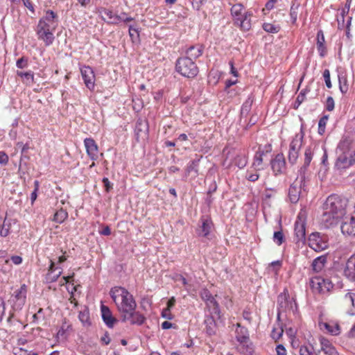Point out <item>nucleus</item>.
Listing matches in <instances>:
<instances>
[{
    "label": "nucleus",
    "mask_w": 355,
    "mask_h": 355,
    "mask_svg": "<svg viewBox=\"0 0 355 355\" xmlns=\"http://www.w3.org/2000/svg\"><path fill=\"white\" fill-rule=\"evenodd\" d=\"M203 52V46L200 44H196L189 46L186 51L187 58L191 60H196L202 55Z\"/></svg>",
    "instance_id": "nucleus-27"
},
{
    "label": "nucleus",
    "mask_w": 355,
    "mask_h": 355,
    "mask_svg": "<svg viewBox=\"0 0 355 355\" xmlns=\"http://www.w3.org/2000/svg\"><path fill=\"white\" fill-rule=\"evenodd\" d=\"M102 182L107 192L110 191L112 189V184L110 182L107 178H103Z\"/></svg>",
    "instance_id": "nucleus-61"
},
{
    "label": "nucleus",
    "mask_w": 355,
    "mask_h": 355,
    "mask_svg": "<svg viewBox=\"0 0 355 355\" xmlns=\"http://www.w3.org/2000/svg\"><path fill=\"white\" fill-rule=\"evenodd\" d=\"M8 162V156L3 151H0V164L6 165Z\"/></svg>",
    "instance_id": "nucleus-59"
},
{
    "label": "nucleus",
    "mask_w": 355,
    "mask_h": 355,
    "mask_svg": "<svg viewBox=\"0 0 355 355\" xmlns=\"http://www.w3.org/2000/svg\"><path fill=\"white\" fill-rule=\"evenodd\" d=\"M207 306L209 308L211 314H214L220 317V310L218 302L216 300L214 297L207 300L206 302Z\"/></svg>",
    "instance_id": "nucleus-34"
},
{
    "label": "nucleus",
    "mask_w": 355,
    "mask_h": 355,
    "mask_svg": "<svg viewBox=\"0 0 355 355\" xmlns=\"http://www.w3.org/2000/svg\"><path fill=\"white\" fill-rule=\"evenodd\" d=\"M200 296L205 302L214 297L207 288H202L200 292Z\"/></svg>",
    "instance_id": "nucleus-52"
},
{
    "label": "nucleus",
    "mask_w": 355,
    "mask_h": 355,
    "mask_svg": "<svg viewBox=\"0 0 355 355\" xmlns=\"http://www.w3.org/2000/svg\"><path fill=\"white\" fill-rule=\"evenodd\" d=\"M58 15L52 10H47L45 15L39 21L37 26L38 38L42 40L46 46H49L54 41L53 31L58 26Z\"/></svg>",
    "instance_id": "nucleus-2"
},
{
    "label": "nucleus",
    "mask_w": 355,
    "mask_h": 355,
    "mask_svg": "<svg viewBox=\"0 0 355 355\" xmlns=\"http://www.w3.org/2000/svg\"><path fill=\"white\" fill-rule=\"evenodd\" d=\"M294 230L296 243H304L306 239V222L305 216L302 212L297 216Z\"/></svg>",
    "instance_id": "nucleus-11"
},
{
    "label": "nucleus",
    "mask_w": 355,
    "mask_h": 355,
    "mask_svg": "<svg viewBox=\"0 0 355 355\" xmlns=\"http://www.w3.org/2000/svg\"><path fill=\"white\" fill-rule=\"evenodd\" d=\"M17 74L18 76L23 78V80L26 84L31 85L34 83V73L33 71H29L26 72L24 71H17Z\"/></svg>",
    "instance_id": "nucleus-38"
},
{
    "label": "nucleus",
    "mask_w": 355,
    "mask_h": 355,
    "mask_svg": "<svg viewBox=\"0 0 355 355\" xmlns=\"http://www.w3.org/2000/svg\"><path fill=\"white\" fill-rule=\"evenodd\" d=\"M87 155L91 159L95 161L98 159V147L96 141L92 138H86L84 140Z\"/></svg>",
    "instance_id": "nucleus-16"
},
{
    "label": "nucleus",
    "mask_w": 355,
    "mask_h": 355,
    "mask_svg": "<svg viewBox=\"0 0 355 355\" xmlns=\"http://www.w3.org/2000/svg\"><path fill=\"white\" fill-rule=\"evenodd\" d=\"M337 155L336 166L339 169L347 168L354 163L349 153H337Z\"/></svg>",
    "instance_id": "nucleus-20"
},
{
    "label": "nucleus",
    "mask_w": 355,
    "mask_h": 355,
    "mask_svg": "<svg viewBox=\"0 0 355 355\" xmlns=\"http://www.w3.org/2000/svg\"><path fill=\"white\" fill-rule=\"evenodd\" d=\"M347 335L349 338H355V323L352 325Z\"/></svg>",
    "instance_id": "nucleus-64"
},
{
    "label": "nucleus",
    "mask_w": 355,
    "mask_h": 355,
    "mask_svg": "<svg viewBox=\"0 0 355 355\" xmlns=\"http://www.w3.org/2000/svg\"><path fill=\"white\" fill-rule=\"evenodd\" d=\"M326 109L327 111H332L334 109V100L331 96H329L326 101Z\"/></svg>",
    "instance_id": "nucleus-54"
},
{
    "label": "nucleus",
    "mask_w": 355,
    "mask_h": 355,
    "mask_svg": "<svg viewBox=\"0 0 355 355\" xmlns=\"http://www.w3.org/2000/svg\"><path fill=\"white\" fill-rule=\"evenodd\" d=\"M207 324L206 325V332L208 335L212 336L216 333V323L212 317L208 318L205 320Z\"/></svg>",
    "instance_id": "nucleus-42"
},
{
    "label": "nucleus",
    "mask_w": 355,
    "mask_h": 355,
    "mask_svg": "<svg viewBox=\"0 0 355 355\" xmlns=\"http://www.w3.org/2000/svg\"><path fill=\"white\" fill-rule=\"evenodd\" d=\"M323 77L325 81L326 86L328 88H331L332 84L330 80V72L329 69H325L323 72Z\"/></svg>",
    "instance_id": "nucleus-53"
},
{
    "label": "nucleus",
    "mask_w": 355,
    "mask_h": 355,
    "mask_svg": "<svg viewBox=\"0 0 355 355\" xmlns=\"http://www.w3.org/2000/svg\"><path fill=\"white\" fill-rule=\"evenodd\" d=\"M344 275L350 281L355 280V261L352 257L346 263Z\"/></svg>",
    "instance_id": "nucleus-30"
},
{
    "label": "nucleus",
    "mask_w": 355,
    "mask_h": 355,
    "mask_svg": "<svg viewBox=\"0 0 355 355\" xmlns=\"http://www.w3.org/2000/svg\"><path fill=\"white\" fill-rule=\"evenodd\" d=\"M129 35L132 42L137 43L139 42V33L138 28L129 26Z\"/></svg>",
    "instance_id": "nucleus-44"
},
{
    "label": "nucleus",
    "mask_w": 355,
    "mask_h": 355,
    "mask_svg": "<svg viewBox=\"0 0 355 355\" xmlns=\"http://www.w3.org/2000/svg\"><path fill=\"white\" fill-rule=\"evenodd\" d=\"M340 303L346 308L352 307L347 311L349 314L354 315L355 313V293H347L341 299Z\"/></svg>",
    "instance_id": "nucleus-19"
},
{
    "label": "nucleus",
    "mask_w": 355,
    "mask_h": 355,
    "mask_svg": "<svg viewBox=\"0 0 355 355\" xmlns=\"http://www.w3.org/2000/svg\"><path fill=\"white\" fill-rule=\"evenodd\" d=\"M336 216L334 214L328 213L327 210H324L321 220L326 228H329L331 226L337 224L339 220L342 218Z\"/></svg>",
    "instance_id": "nucleus-26"
},
{
    "label": "nucleus",
    "mask_w": 355,
    "mask_h": 355,
    "mask_svg": "<svg viewBox=\"0 0 355 355\" xmlns=\"http://www.w3.org/2000/svg\"><path fill=\"white\" fill-rule=\"evenodd\" d=\"M162 316L168 320L173 319V315L171 314V310L169 309H164L162 311Z\"/></svg>",
    "instance_id": "nucleus-62"
},
{
    "label": "nucleus",
    "mask_w": 355,
    "mask_h": 355,
    "mask_svg": "<svg viewBox=\"0 0 355 355\" xmlns=\"http://www.w3.org/2000/svg\"><path fill=\"white\" fill-rule=\"evenodd\" d=\"M273 241L278 245H280L283 243L284 241V236L282 230L274 232Z\"/></svg>",
    "instance_id": "nucleus-49"
},
{
    "label": "nucleus",
    "mask_w": 355,
    "mask_h": 355,
    "mask_svg": "<svg viewBox=\"0 0 355 355\" xmlns=\"http://www.w3.org/2000/svg\"><path fill=\"white\" fill-rule=\"evenodd\" d=\"M254 169L256 171L255 172H254L252 170L247 171L245 178L247 180H248L250 182H255L259 178V175L257 173V171H259L260 168H254Z\"/></svg>",
    "instance_id": "nucleus-48"
},
{
    "label": "nucleus",
    "mask_w": 355,
    "mask_h": 355,
    "mask_svg": "<svg viewBox=\"0 0 355 355\" xmlns=\"http://www.w3.org/2000/svg\"><path fill=\"white\" fill-rule=\"evenodd\" d=\"M352 147V139L349 136H343L337 146L336 153L349 154Z\"/></svg>",
    "instance_id": "nucleus-18"
},
{
    "label": "nucleus",
    "mask_w": 355,
    "mask_h": 355,
    "mask_svg": "<svg viewBox=\"0 0 355 355\" xmlns=\"http://www.w3.org/2000/svg\"><path fill=\"white\" fill-rule=\"evenodd\" d=\"M347 205V200L342 198L336 194L329 196L324 204V210H327L328 213L334 214L336 217L343 218L346 214V207Z\"/></svg>",
    "instance_id": "nucleus-4"
},
{
    "label": "nucleus",
    "mask_w": 355,
    "mask_h": 355,
    "mask_svg": "<svg viewBox=\"0 0 355 355\" xmlns=\"http://www.w3.org/2000/svg\"><path fill=\"white\" fill-rule=\"evenodd\" d=\"M313 149L312 146H307L304 151V164L299 170V175L288 189V198L292 203L297 202L300 199L302 183L306 178L308 167L313 159Z\"/></svg>",
    "instance_id": "nucleus-3"
},
{
    "label": "nucleus",
    "mask_w": 355,
    "mask_h": 355,
    "mask_svg": "<svg viewBox=\"0 0 355 355\" xmlns=\"http://www.w3.org/2000/svg\"><path fill=\"white\" fill-rule=\"evenodd\" d=\"M131 315H124L122 318V320L123 322L126 321H130L131 324H142L145 320L144 316L141 314L139 312L135 311V310H133V312L131 313Z\"/></svg>",
    "instance_id": "nucleus-29"
},
{
    "label": "nucleus",
    "mask_w": 355,
    "mask_h": 355,
    "mask_svg": "<svg viewBox=\"0 0 355 355\" xmlns=\"http://www.w3.org/2000/svg\"><path fill=\"white\" fill-rule=\"evenodd\" d=\"M243 6L241 3H236L232 6L231 8V15L234 18L235 24L237 21L238 18H241L243 13Z\"/></svg>",
    "instance_id": "nucleus-36"
},
{
    "label": "nucleus",
    "mask_w": 355,
    "mask_h": 355,
    "mask_svg": "<svg viewBox=\"0 0 355 355\" xmlns=\"http://www.w3.org/2000/svg\"><path fill=\"white\" fill-rule=\"evenodd\" d=\"M300 8V3L297 1H294L292 3L291 10H290V17L293 24L296 22L297 15H298V10Z\"/></svg>",
    "instance_id": "nucleus-41"
},
{
    "label": "nucleus",
    "mask_w": 355,
    "mask_h": 355,
    "mask_svg": "<svg viewBox=\"0 0 355 355\" xmlns=\"http://www.w3.org/2000/svg\"><path fill=\"white\" fill-rule=\"evenodd\" d=\"M299 354L300 355H313L312 351L305 345L300 347Z\"/></svg>",
    "instance_id": "nucleus-58"
},
{
    "label": "nucleus",
    "mask_w": 355,
    "mask_h": 355,
    "mask_svg": "<svg viewBox=\"0 0 355 355\" xmlns=\"http://www.w3.org/2000/svg\"><path fill=\"white\" fill-rule=\"evenodd\" d=\"M28 350L24 349L21 347H14L13 348V354L14 355H27Z\"/></svg>",
    "instance_id": "nucleus-60"
},
{
    "label": "nucleus",
    "mask_w": 355,
    "mask_h": 355,
    "mask_svg": "<svg viewBox=\"0 0 355 355\" xmlns=\"http://www.w3.org/2000/svg\"><path fill=\"white\" fill-rule=\"evenodd\" d=\"M79 320L84 325H89V313L87 309H85L83 311H80L78 314Z\"/></svg>",
    "instance_id": "nucleus-43"
},
{
    "label": "nucleus",
    "mask_w": 355,
    "mask_h": 355,
    "mask_svg": "<svg viewBox=\"0 0 355 355\" xmlns=\"http://www.w3.org/2000/svg\"><path fill=\"white\" fill-rule=\"evenodd\" d=\"M271 167L275 175L282 173L286 168V162L282 154H278L271 162Z\"/></svg>",
    "instance_id": "nucleus-21"
},
{
    "label": "nucleus",
    "mask_w": 355,
    "mask_h": 355,
    "mask_svg": "<svg viewBox=\"0 0 355 355\" xmlns=\"http://www.w3.org/2000/svg\"><path fill=\"white\" fill-rule=\"evenodd\" d=\"M110 295L116 305L121 318L124 315H131L133 310L136 309L137 303L132 295L125 288L115 286L110 290Z\"/></svg>",
    "instance_id": "nucleus-1"
},
{
    "label": "nucleus",
    "mask_w": 355,
    "mask_h": 355,
    "mask_svg": "<svg viewBox=\"0 0 355 355\" xmlns=\"http://www.w3.org/2000/svg\"><path fill=\"white\" fill-rule=\"evenodd\" d=\"M200 159L192 160L187 166L186 169V176H188L191 172L194 171L198 174V166Z\"/></svg>",
    "instance_id": "nucleus-46"
},
{
    "label": "nucleus",
    "mask_w": 355,
    "mask_h": 355,
    "mask_svg": "<svg viewBox=\"0 0 355 355\" xmlns=\"http://www.w3.org/2000/svg\"><path fill=\"white\" fill-rule=\"evenodd\" d=\"M327 262V257L325 255L320 256L315 258L312 263V268L316 272H320L324 268Z\"/></svg>",
    "instance_id": "nucleus-35"
},
{
    "label": "nucleus",
    "mask_w": 355,
    "mask_h": 355,
    "mask_svg": "<svg viewBox=\"0 0 355 355\" xmlns=\"http://www.w3.org/2000/svg\"><path fill=\"white\" fill-rule=\"evenodd\" d=\"M252 103L253 98L250 96L242 105L241 114H248L251 110Z\"/></svg>",
    "instance_id": "nucleus-45"
},
{
    "label": "nucleus",
    "mask_w": 355,
    "mask_h": 355,
    "mask_svg": "<svg viewBox=\"0 0 355 355\" xmlns=\"http://www.w3.org/2000/svg\"><path fill=\"white\" fill-rule=\"evenodd\" d=\"M101 310L103 322L108 327L112 328L116 322V319L113 317L111 311L107 306L101 305Z\"/></svg>",
    "instance_id": "nucleus-24"
},
{
    "label": "nucleus",
    "mask_w": 355,
    "mask_h": 355,
    "mask_svg": "<svg viewBox=\"0 0 355 355\" xmlns=\"http://www.w3.org/2000/svg\"><path fill=\"white\" fill-rule=\"evenodd\" d=\"M325 40L323 31L320 30L317 33V49L320 56L324 57L326 53V47L324 45Z\"/></svg>",
    "instance_id": "nucleus-32"
},
{
    "label": "nucleus",
    "mask_w": 355,
    "mask_h": 355,
    "mask_svg": "<svg viewBox=\"0 0 355 355\" xmlns=\"http://www.w3.org/2000/svg\"><path fill=\"white\" fill-rule=\"evenodd\" d=\"M310 286L313 291L324 293L333 288L334 284L329 279L315 277L310 279Z\"/></svg>",
    "instance_id": "nucleus-9"
},
{
    "label": "nucleus",
    "mask_w": 355,
    "mask_h": 355,
    "mask_svg": "<svg viewBox=\"0 0 355 355\" xmlns=\"http://www.w3.org/2000/svg\"><path fill=\"white\" fill-rule=\"evenodd\" d=\"M248 163L247 157L245 154L241 153L236 155L234 159V164L239 168H244Z\"/></svg>",
    "instance_id": "nucleus-40"
},
{
    "label": "nucleus",
    "mask_w": 355,
    "mask_h": 355,
    "mask_svg": "<svg viewBox=\"0 0 355 355\" xmlns=\"http://www.w3.org/2000/svg\"><path fill=\"white\" fill-rule=\"evenodd\" d=\"M99 12L102 19L105 22L112 24H118L120 23L121 18L119 15L114 14L112 10L101 8Z\"/></svg>",
    "instance_id": "nucleus-22"
},
{
    "label": "nucleus",
    "mask_w": 355,
    "mask_h": 355,
    "mask_svg": "<svg viewBox=\"0 0 355 355\" xmlns=\"http://www.w3.org/2000/svg\"><path fill=\"white\" fill-rule=\"evenodd\" d=\"M235 338L241 345L246 346L248 348L249 332L248 329L241 326L240 323L236 324Z\"/></svg>",
    "instance_id": "nucleus-14"
},
{
    "label": "nucleus",
    "mask_w": 355,
    "mask_h": 355,
    "mask_svg": "<svg viewBox=\"0 0 355 355\" xmlns=\"http://www.w3.org/2000/svg\"><path fill=\"white\" fill-rule=\"evenodd\" d=\"M327 120H328V116H324L319 121V123H318V132L320 135H322V133L324 132L325 126H326Z\"/></svg>",
    "instance_id": "nucleus-50"
},
{
    "label": "nucleus",
    "mask_w": 355,
    "mask_h": 355,
    "mask_svg": "<svg viewBox=\"0 0 355 355\" xmlns=\"http://www.w3.org/2000/svg\"><path fill=\"white\" fill-rule=\"evenodd\" d=\"M309 246L315 252H321L328 247L326 238L318 232H313L309 236Z\"/></svg>",
    "instance_id": "nucleus-10"
},
{
    "label": "nucleus",
    "mask_w": 355,
    "mask_h": 355,
    "mask_svg": "<svg viewBox=\"0 0 355 355\" xmlns=\"http://www.w3.org/2000/svg\"><path fill=\"white\" fill-rule=\"evenodd\" d=\"M26 295L27 286L26 284H22L19 288L13 292L8 302L14 311L22 309L26 303Z\"/></svg>",
    "instance_id": "nucleus-7"
},
{
    "label": "nucleus",
    "mask_w": 355,
    "mask_h": 355,
    "mask_svg": "<svg viewBox=\"0 0 355 355\" xmlns=\"http://www.w3.org/2000/svg\"><path fill=\"white\" fill-rule=\"evenodd\" d=\"M35 188L34 191L31 194V205H33L34 203L35 200L37 199V192L38 186H39L38 181H37V180L35 181Z\"/></svg>",
    "instance_id": "nucleus-57"
},
{
    "label": "nucleus",
    "mask_w": 355,
    "mask_h": 355,
    "mask_svg": "<svg viewBox=\"0 0 355 355\" xmlns=\"http://www.w3.org/2000/svg\"><path fill=\"white\" fill-rule=\"evenodd\" d=\"M340 230L344 235L355 236V216L345 217L341 223Z\"/></svg>",
    "instance_id": "nucleus-15"
},
{
    "label": "nucleus",
    "mask_w": 355,
    "mask_h": 355,
    "mask_svg": "<svg viewBox=\"0 0 355 355\" xmlns=\"http://www.w3.org/2000/svg\"><path fill=\"white\" fill-rule=\"evenodd\" d=\"M148 132V124L145 120L139 119L137 121L135 133L136 135L137 140H139L140 137H146Z\"/></svg>",
    "instance_id": "nucleus-23"
},
{
    "label": "nucleus",
    "mask_w": 355,
    "mask_h": 355,
    "mask_svg": "<svg viewBox=\"0 0 355 355\" xmlns=\"http://www.w3.org/2000/svg\"><path fill=\"white\" fill-rule=\"evenodd\" d=\"M276 352H277V355H286V349L281 344H279L277 346Z\"/></svg>",
    "instance_id": "nucleus-63"
},
{
    "label": "nucleus",
    "mask_w": 355,
    "mask_h": 355,
    "mask_svg": "<svg viewBox=\"0 0 355 355\" xmlns=\"http://www.w3.org/2000/svg\"><path fill=\"white\" fill-rule=\"evenodd\" d=\"M12 220L11 218H8L6 217L3 221V224L1 226L0 228V235L1 236H7L10 230L11 225H12Z\"/></svg>",
    "instance_id": "nucleus-37"
},
{
    "label": "nucleus",
    "mask_w": 355,
    "mask_h": 355,
    "mask_svg": "<svg viewBox=\"0 0 355 355\" xmlns=\"http://www.w3.org/2000/svg\"><path fill=\"white\" fill-rule=\"evenodd\" d=\"M81 75L85 86L89 89H94L95 75L92 67L84 66L80 69Z\"/></svg>",
    "instance_id": "nucleus-12"
},
{
    "label": "nucleus",
    "mask_w": 355,
    "mask_h": 355,
    "mask_svg": "<svg viewBox=\"0 0 355 355\" xmlns=\"http://www.w3.org/2000/svg\"><path fill=\"white\" fill-rule=\"evenodd\" d=\"M200 225L197 229V234L200 236L207 237L211 231L213 223L210 218L202 217L200 220Z\"/></svg>",
    "instance_id": "nucleus-17"
},
{
    "label": "nucleus",
    "mask_w": 355,
    "mask_h": 355,
    "mask_svg": "<svg viewBox=\"0 0 355 355\" xmlns=\"http://www.w3.org/2000/svg\"><path fill=\"white\" fill-rule=\"evenodd\" d=\"M319 327L322 330H327L329 334L334 336H337L340 334V326L338 323L331 322H319Z\"/></svg>",
    "instance_id": "nucleus-28"
},
{
    "label": "nucleus",
    "mask_w": 355,
    "mask_h": 355,
    "mask_svg": "<svg viewBox=\"0 0 355 355\" xmlns=\"http://www.w3.org/2000/svg\"><path fill=\"white\" fill-rule=\"evenodd\" d=\"M278 315L288 310H293L296 307V302L293 298H290L288 291L285 288L277 297Z\"/></svg>",
    "instance_id": "nucleus-8"
},
{
    "label": "nucleus",
    "mask_w": 355,
    "mask_h": 355,
    "mask_svg": "<svg viewBox=\"0 0 355 355\" xmlns=\"http://www.w3.org/2000/svg\"><path fill=\"white\" fill-rule=\"evenodd\" d=\"M339 89L343 94H345L349 90V83L347 75L344 72L338 73Z\"/></svg>",
    "instance_id": "nucleus-33"
},
{
    "label": "nucleus",
    "mask_w": 355,
    "mask_h": 355,
    "mask_svg": "<svg viewBox=\"0 0 355 355\" xmlns=\"http://www.w3.org/2000/svg\"><path fill=\"white\" fill-rule=\"evenodd\" d=\"M251 16L252 13L250 12H245L241 18L237 19L236 24L244 31H248L251 27Z\"/></svg>",
    "instance_id": "nucleus-31"
},
{
    "label": "nucleus",
    "mask_w": 355,
    "mask_h": 355,
    "mask_svg": "<svg viewBox=\"0 0 355 355\" xmlns=\"http://www.w3.org/2000/svg\"><path fill=\"white\" fill-rule=\"evenodd\" d=\"M175 67L179 73L189 78H193L198 73V68L195 62L187 57L178 58Z\"/></svg>",
    "instance_id": "nucleus-5"
},
{
    "label": "nucleus",
    "mask_w": 355,
    "mask_h": 355,
    "mask_svg": "<svg viewBox=\"0 0 355 355\" xmlns=\"http://www.w3.org/2000/svg\"><path fill=\"white\" fill-rule=\"evenodd\" d=\"M16 65L19 69L26 68L28 66V59L24 57L19 58L17 61Z\"/></svg>",
    "instance_id": "nucleus-55"
},
{
    "label": "nucleus",
    "mask_w": 355,
    "mask_h": 355,
    "mask_svg": "<svg viewBox=\"0 0 355 355\" xmlns=\"http://www.w3.org/2000/svg\"><path fill=\"white\" fill-rule=\"evenodd\" d=\"M304 137V132L302 126L300 132L295 135L289 145L288 159L291 164H296L298 159L300 151L303 145Z\"/></svg>",
    "instance_id": "nucleus-6"
},
{
    "label": "nucleus",
    "mask_w": 355,
    "mask_h": 355,
    "mask_svg": "<svg viewBox=\"0 0 355 355\" xmlns=\"http://www.w3.org/2000/svg\"><path fill=\"white\" fill-rule=\"evenodd\" d=\"M307 92V89H302L300 94H298V96H297V103L298 105H301V103L302 102L304 101V100L306 99V94Z\"/></svg>",
    "instance_id": "nucleus-56"
},
{
    "label": "nucleus",
    "mask_w": 355,
    "mask_h": 355,
    "mask_svg": "<svg viewBox=\"0 0 355 355\" xmlns=\"http://www.w3.org/2000/svg\"><path fill=\"white\" fill-rule=\"evenodd\" d=\"M62 273V270L60 268H55V263L53 261H51V263L49 268V272L46 275V279L49 283L55 282L58 280L60 276Z\"/></svg>",
    "instance_id": "nucleus-25"
},
{
    "label": "nucleus",
    "mask_w": 355,
    "mask_h": 355,
    "mask_svg": "<svg viewBox=\"0 0 355 355\" xmlns=\"http://www.w3.org/2000/svg\"><path fill=\"white\" fill-rule=\"evenodd\" d=\"M262 155H263V152L262 153L258 152L256 153L254 158V162L252 164V167L254 168H257V167H259L260 165H261L262 162H263Z\"/></svg>",
    "instance_id": "nucleus-51"
},
{
    "label": "nucleus",
    "mask_w": 355,
    "mask_h": 355,
    "mask_svg": "<svg viewBox=\"0 0 355 355\" xmlns=\"http://www.w3.org/2000/svg\"><path fill=\"white\" fill-rule=\"evenodd\" d=\"M263 28L265 31L271 33H276L279 32L280 27L279 26H275L270 23H264L263 24Z\"/></svg>",
    "instance_id": "nucleus-47"
},
{
    "label": "nucleus",
    "mask_w": 355,
    "mask_h": 355,
    "mask_svg": "<svg viewBox=\"0 0 355 355\" xmlns=\"http://www.w3.org/2000/svg\"><path fill=\"white\" fill-rule=\"evenodd\" d=\"M68 217V213L63 209L58 210L53 216V221L58 223H63Z\"/></svg>",
    "instance_id": "nucleus-39"
},
{
    "label": "nucleus",
    "mask_w": 355,
    "mask_h": 355,
    "mask_svg": "<svg viewBox=\"0 0 355 355\" xmlns=\"http://www.w3.org/2000/svg\"><path fill=\"white\" fill-rule=\"evenodd\" d=\"M320 350H319L316 355H339L336 347L332 343L324 337L320 338Z\"/></svg>",
    "instance_id": "nucleus-13"
}]
</instances>
